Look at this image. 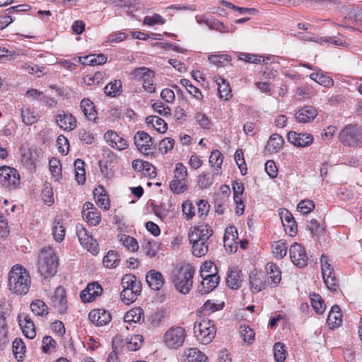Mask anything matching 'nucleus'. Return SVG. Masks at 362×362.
Listing matches in <instances>:
<instances>
[{
	"instance_id": "nucleus-1",
	"label": "nucleus",
	"mask_w": 362,
	"mask_h": 362,
	"mask_svg": "<svg viewBox=\"0 0 362 362\" xmlns=\"http://www.w3.org/2000/svg\"><path fill=\"white\" fill-rule=\"evenodd\" d=\"M31 279L27 269L20 265H14L8 274V286L11 291L18 295L26 294L30 289Z\"/></svg>"
},
{
	"instance_id": "nucleus-2",
	"label": "nucleus",
	"mask_w": 362,
	"mask_h": 362,
	"mask_svg": "<svg viewBox=\"0 0 362 362\" xmlns=\"http://www.w3.org/2000/svg\"><path fill=\"white\" fill-rule=\"evenodd\" d=\"M195 269L190 264L175 268L171 273V281L176 291L187 294L193 286V276Z\"/></svg>"
},
{
	"instance_id": "nucleus-3",
	"label": "nucleus",
	"mask_w": 362,
	"mask_h": 362,
	"mask_svg": "<svg viewBox=\"0 0 362 362\" xmlns=\"http://www.w3.org/2000/svg\"><path fill=\"white\" fill-rule=\"evenodd\" d=\"M58 259L52 247L43 248L37 260L38 272L45 279L53 276L57 271Z\"/></svg>"
},
{
	"instance_id": "nucleus-4",
	"label": "nucleus",
	"mask_w": 362,
	"mask_h": 362,
	"mask_svg": "<svg viewBox=\"0 0 362 362\" xmlns=\"http://www.w3.org/2000/svg\"><path fill=\"white\" fill-rule=\"evenodd\" d=\"M339 141L346 146L362 147V127L358 124H349L338 134Z\"/></svg>"
},
{
	"instance_id": "nucleus-5",
	"label": "nucleus",
	"mask_w": 362,
	"mask_h": 362,
	"mask_svg": "<svg viewBox=\"0 0 362 362\" xmlns=\"http://www.w3.org/2000/svg\"><path fill=\"white\" fill-rule=\"evenodd\" d=\"M194 334L197 339L203 344H208L214 339L216 329L213 322L203 319L194 325Z\"/></svg>"
},
{
	"instance_id": "nucleus-6",
	"label": "nucleus",
	"mask_w": 362,
	"mask_h": 362,
	"mask_svg": "<svg viewBox=\"0 0 362 362\" xmlns=\"http://www.w3.org/2000/svg\"><path fill=\"white\" fill-rule=\"evenodd\" d=\"M186 337L187 333L184 327L173 326L165 332L163 341L167 348L177 350L183 346Z\"/></svg>"
},
{
	"instance_id": "nucleus-7",
	"label": "nucleus",
	"mask_w": 362,
	"mask_h": 362,
	"mask_svg": "<svg viewBox=\"0 0 362 362\" xmlns=\"http://www.w3.org/2000/svg\"><path fill=\"white\" fill-rule=\"evenodd\" d=\"M21 162L28 170L35 169V161L42 154V150L36 146L30 147L27 144H23L20 149Z\"/></svg>"
},
{
	"instance_id": "nucleus-8",
	"label": "nucleus",
	"mask_w": 362,
	"mask_h": 362,
	"mask_svg": "<svg viewBox=\"0 0 362 362\" xmlns=\"http://www.w3.org/2000/svg\"><path fill=\"white\" fill-rule=\"evenodd\" d=\"M20 183L18 171L9 166L0 167V184L8 189H16Z\"/></svg>"
},
{
	"instance_id": "nucleus-9",
	"label": "nucleus",
	"mask_w": 362,
	"mask_h": 362,
	"mask_svg": "<svg viewBox=\"0 0 362 362\" xmlns=\"http://www.w3.org/2000/svg\"><path fill=\"white\" fill-rule=\"evenodd\" d=\"M267 279L268 276L262 272H257L256 271L252 272L249 276L251 291L253 293H256L265 289L270 284V281Z\"/></svg>"
},
{
	"instance_id": "nucleus-10",
	"label": "nucleus",
	"mask_w": 362,
	"mask_h": 362,
	"mask_svg": "<svg viewBox=\"0 0 362 362\" xmlns=\"http://www.w3.org/2000/svg\"><path fill=\"white\" fill-rule=\"evenodd\" d=\"M290 257L292 262L300 268L305 267L308 262V256L303 247L297 243L291 245Z\"/></svg>"
},
{
	"instance_id": "nucleus-11",
	"label": "nucleus",
	"mask_w": 362,
	"mask_h": 362,
	"mask_svg": "<svg viewBox=\"0 0 362 362\" xmlns=\"http://www.w3.org/2000/svg\"><path fill=\"white\" fill-rule=\"evenodd\" d=\"M134 144L141 153L146 156L153 153L151 148L152 138L148 134L139 131L134 135Z\"/></svg>"
},
{
	"instance_id": "nucleus-12",
	"label": "nucleus",
	"mask_w": 362,
	"mask_h": 362,
	"mask_svg": "<svg viewBox=\"0 0 362 362\" xmlns=\"http://www.w3.org/2000/svg\"><path fill=\"white\" fill-rule=\"evenodd\" d=\"M52 305L59 313H65L67 310V300L65 289L62 286H58L51 298Z\"/></svg>"
},
{
	"instance_id": "nucleus-13",
	"label": "nucleus",
	"mask_w": 362,
	"mask_h": 362,
	"mask_svg": "<svg viewBox=\"0 0 362 362\" xmlns=\"http://www.w3.org/2000/svg\"><path fill=\"white\" fill-rule=\"evenodd\" d=\"M18 321L23 334L28 339H33L36 336L35 324L31 317L25 313L18 315Z\"/></svg>"
},
{
	"instance_id": "nucleus-14",
	"label": "nucleus",
	"mask_w": 362,
	"mask_h": 362,
	"mask_svg": "<svg viewBox=\"0 0 362 362\" xmlns=\"http://www.w3.org/2000/svg\"><path fill=\"white\" fill-rule=\"evenodd\" d=\"M213 235V230L208 225H200L191 228L188 238L189 241H207Z\"/></svg>"
},
{
	"instance_id": "nucleus-15",
	"label": "nucleus",
	"mask_w": 362,
	"mask_h": 362,
	"mask_svg": "<svg viewBox=\"0 0 362 362\" xmlns=\"http://www.w3.org/2000/svg\"><path fill=\"white\" fill-rule=\"evenodd\" d=\"M56 121L58 126L65 131H72L77 126L76 118L69 112H60L56 116Z\"/></svg>"
},
{
	"instance_id": "nucleus-16",
	"label": "nucleus",
	"mask_w": 362,
	"mask_h": 362,
	"mask_svg": "<svg viewBox=\"0 0 362 362\" xmlns=\"http://www.w3.org/2000/svg\"><path fill=\"white\" fill-rule=\"evenodd\" d=\"M104 139L112 148L118 151L126 149L128 146L127 141L121 137L116 132L109 130L104 134Z\"/></svg>"
},
{
	"instance_id": "nucleus-17",
	"label": "nucleus",
	"mask_w": 362,
	"mask_h": 362,
	"mask_svg": "<svg viewBox=\"0 0 362 362\" xmlns=\"http://www.w3.org/2000/svg\"><path fill=\"white\" fill-rule=\"evenodd\" d=\"M287 137L289 142L298 147H305L310 145L313 141V136L307 133L289 132Z\"/></svg>"
},
{
	"instance_id": "nucleus-18",
	"label": "nucleus",
	"mask_w": 362,
	"mask_h": 362,
	"mask_svg": "<svg viewBox=\"0 0 362 362\" xmlns=\"http://www.w3.org/2000/svg\"><path fill=\"white\" fill-rule=\"evenodd\" d=\"M88 318L95 325L104 326L110 322L111 315L105 310L95 309L90 312Z\"/></svg>"
},
{
	"instance_id": "nucleus-19",
	"label": "nucleus",
	"mask_w": 362,
	"mask_h": 362,
	"mask_svg": "<svg viewBox=\"0 0 362 362\" xmlns=\"http://www.w3.org/2000/svg\"><path fill=\"white\" fill-rule=\"evenodd\" d=\"M279 216L285 232L288 233L290 236L295 235L297 232V224L292 214L285 209L279 214Z\"/></svg>"
},
{
	"instance_id": "nucleus-20",
	"label": "nucleus",
	"mask_w": 362,
	"mask_h": 362,
	"mask_svg": "<svg viewBox=\"0 0 362 362\" xmlns=\"http://www.w3.org/2000/svg\"><path fill=\"white\" fill-rule=\"evenodd\" d=\"M103 293L102 286L97 282L88 284L85 290L81 294V298L83 302H91L96 297L100 296Z\"/></svg>"
},
{
	"instance_id": "nucleus-21",
	"label": "nucleus",
	"mask_w": 362,
	"mask_h": 362,
	"mask_svg": "<svg viewBox=\"0 0 362 362\" xmlns=\"http://www.w3.org/2000/svg\"><path fill=\"white\" fill-rule=\"evenodd\" d=\"M243 276L241 270L237 267H232L229 269L226 277L227 286L233 290L238 289L242 284Z\"/></svg>"
},
{
	"instance_id": "nucleus-22",
	"label": "nucleus",
	"mask_w": 362,
	"mask_h": 362,
	"mask_svg": "<svg viewBox=\"0 0 362 362\" xmlns=\"http://www.w3.org/2000/svg\"><path fill=\"white\" fill-rule=\"evenodd\" d=\"M146 280L149 287L154 291L160 290L165 283L162 274L156 270H150L146 275Z\"/></svg>"
},
{
	"instance_id": "nucleus-23",
	"label": "nucleus",
	"mask_w": 362,
	"mask_h": 362,
	"mask_svg": "<svg viewBox=\"0 0 362 362\" xmlns=\"http://www.w3.org/2000/svg\"><path fill=\"white\" fill-rule=\"evenodd\" d=\"M317 115V111L313 106H305L296 113V119L298 122L307 123L313 121Z\"/></svg>"
},
{
	"instance_id": "nucleus-24",
	"label": "nucleus",
	"mask_w": 362,
	"mask_h": 362,
	"mask_svg": "<svg viewBox=\"0 0 362 362\" xmlns=\"http://www.w3.org/2000/svg\"><path fill=\"white\" fill-rule=\"evenodd\" d=\"M219 281L220 278L216 273H214V275H210V277L202 281L197 288V292L201 295L211 292L218 286Z\"/></svg>"
},
{
	"instance_id": "nucleus-25",
	"label": "nucleus",
	"mask_w": 362,
	"mask_h": 362,
	"mask_svg": "<svg viewBox=\"0 0 362 362\" xmlns=\"http://www.w3.org/2000/svg\"><path fill=\"white\" fill-rule=\"evenodd\" d=\"M183 357V362H208L207 356L197 348L186 349Z\"/></svg>"
},
{
	"instance_id": "nucleus-26",
	"label": "nucleus",
	"mask_w": 362,
	"mask_h": 362,
	"mask_svg": "<svg viewBox=\"0 0 362 362\" xmlns=\"http://www.w3.org/2000/svg\"><path fill=\"white\" fill-rule=\"evenodd\" d=\"M93 195L95 202L100 208H103L106 211L109 209L110 201L107 192L103 186L99 185L96 187L93 191Z\"/></svg>"
},
{
	"instance_id": "nucleus-27",
	"label": "nucleus",
	"mask_w": 362,
	"mask_h": 362,
	"mask_svg": "<svg viewBox=\"0 0 362 362\" xmlns=\"http://www.w3.org/2000/svg\"><path fill=\"white\" fill-rule=\"evenodd\" d=\"M80 107L85 117L90 121L95 122L97 119V112L94 103L88 98H84L81 101Z\"/></svg>"
},
{
	"instance_id": "nucleus-28",
	"label": "nucleus",
	"mask_w": 362,
	"mask_h": 362,
	"mask_svg": "<svg viewBox=\"0 0 362 362\" xmlns=\"http://www.w3.org/2000/svg\"><path fill=\"white\" fill-rule=\"evenodd\" d=\"M266 269L267 271V279L271 280L269 285L272 284L274 286H276L281 280V272L279 267L273 262H268L266 265Z\"/></svg>"
},
{
	"instance_id": "nucleus-29",
	"label": "nucleus",
	"mask_w": 362,
	"mask_h": 362,
	"mask_svg": "<svg viewBox=\"0 0 362 362\" xmlns=\"http://www.w3.org/2000/svg\"><path fill=\"white\" fill-rule=\"evenodd\" d=\"M122 287H126L136 292H141V283L137 280L136 276L132 274H127L122 276L121 280Z\"/></svg>"
},
{
	"instance_id": "nucleus-30",
	"label": "nucleus",
	"mask_w": 362,
	"mask_h": 362,
	"mask_svg": "<svg viewBox=\"0 0 362 362\" xmlns=\"http://www.w3.org/2000/svg\"><path fill=\"white\" fill-rule=\"evenodd\" d=\"M310 78L318 84L327 88L332 87L334 85L332 78L325 74L321 69H317V71L312 73L310 75Z\"/></svg>"
},
{
	"instance_id": "nucleus-31",
	"label": "nucleus",
	"mask_w": 362,
	"mask_h": 362,
	"mask_svg": "<svg viewBox=\"0 0 362 362\" xmlns=\"http://www.w3.org/2000/svg\"><path fill=\"white\" fill-rule=\"evenodd\" d=\"M124 322L129 324L140 322L141 320H144L143 309L140 307L131 309L124 315Z\"/></svg>"
},
{
	"instance_id": "nucleus-32",
	"label": "nucleus",
	"mask_w": 362,
	"mask_h": 362,
	"mask_svg": "<svg viewBox=\"0 0 362 362\" xmlns=\"http://www.w3.org/2000/svg\"><path fill=\"white\" fill-rule=\"evenodd\" d=\"M284 139L278 134H273L269 139L266 149L272 153H276L283 146Z\"/></svg>"
},
{
	"instance_id": "nucleus-33",
	"label": "nucleus",
	"mask_w": 362,
	"mask_h": 362,
	"mask_svg": "<svg viewBox=\"0 0 362 362\" xmlns=\"http://www.w3.org/2000/svg\"><path fill=\"white\" fill-rule=\"evenodd\" d=\"M233 227L230 228V233L227 229L223 237V245L227 251L230 252H235L238 249L237 243L234 241Z\"/></svg>"
},
{
	"instance_id": "nucleus-34",
	"label": "nucleus",
	"mask_w": 362,
	"mask_h": 362,
	"mask_svg": "<svg viewBox=\"0 0 362 362\" xmlns=\"http://www.w3.org/2000/svg\"><path fill=\"white\" fill-rule=\"evenodd\" d=\"M146 122L148 124H151L160 133H164L167 130L166 122L158 116H148L146 117Z\"/></svg>"
},
{
	"instance_id": "nucleus-35",
	"label": "nucleus",
	"mask_w": 362,
	"mask_h": 362,
	"mask_svg": "<svg viewBox=\"0 0 362 362\" xmlns=\"http://www.w3.org/2000/svg\"><path fill=\"white\" fill-rule=\"evenodd\" d=\"M216 83L218 84L219 97L221 98H224L225 100H228L231 96L228 82H227L223 78L218 77L216 80Z\"/></svg>"
},
{
	"instance_id": "nucleus-36",
	"label": "nucleus",
	"mask_w": 362,
	"mask_h": 362,
	"mask_svg": "<svg viewBox=\"0 0 362 362\" xmlns=\"http://www.w3.org/2000/svg\"><path fill=\"white\" fill-rule=\"evenodd\" d=\"M192 244V254L196 257L204 256L208 250L209 245L207 241H189Z\"/></svg>"
},
{
	"instance_id": "nucleus-37",
	"label": "nucleus",
	"mask_w": 362,
	"mask_h": 362,
	"mask_svg": "<svg viewBox=\"0 0 362 362\" xmlns=\"http://www.w3.org/2000/svg\"><path fill=\"white\" fill-rule=\"evenodd\" d=\"M105 93L111 97L119 95L122 93V82L120 80H115L105 86Z\"/></svg>"
},
{
	"instance_id": "nucleus-38",
	"label": "nucleus",
	"mask_w": 362,
	"mask_h": 362,
	"mask_svg": "<svg viewBox=\"0 0 362 362\" xmlns=\"http://www.w3.org/2000/svg\"><path fill=\"white\" fill-rule=\"evenodd\" d=\"M120 261L118 253L115 250H110L103 258L104 265L110 269L115 268Z\"/></svg>"
},
{
	"instance_id": "nucleus-39",
	"label": "nucleus",
	"mask_w": 362,
	"mask_h": 362,
	"mask_svg": "<svg viewBox=\"0 0 362 362\" xmlns=\"http://www.w3.org/2000/svg\"><path fill=\"white\" fill-rule=\"evenodd\" d=\"M342 315L338 305H333L329 313L327 322L334 326H338L341 322Z\"/></svg>"
},
{
	"instance_id": "nucleus-40",
	"label": "nucleus",
	"mask_w": 362,
	"mask_h": 362,
	"mask_svg": "<svg viewBox=\"0 0 362 362\" xmlns=\"http://www.w3.org/2000/svg\"><path fill=\"white\" fill-rule=\"evenodd\" d=\"M132 167L136 170L146 171L150 175H153V176H156V175L155 167L147 161L134 160L132 163Z\"/></svg>"
},
{
	"instance_id": "nucleus-41",
	"label": "nucleus",
	"mask_w": 362,
	"mask_h": 362,
	"mask_svg": "<svg viewBox=\"0 0 362 362\" xmlns=\"http://www.w3.org/2000/svg\"><path fill=\"white\" fill-rule=\"evenodd\" d=\"M30 309L35 315L43 316L48 314L47 305L40 299L35 300L31 303Z\"/></svg>"
},
{
	"instance_id": "nucleus-42",
	"label": "nucleus",
	"mask_w": 362,
	"mask_h": 362,
	"mask_svg": "<svg viewBox=\"0 0 362 362\" xmlns=\"http://www.w3.org/2000/svg\"><path fill=\"white\" fill-rule=\"evenodd\" d=\"M272 248L274 257L278 259H282L287 253L286 243L281 240L274 242Z\"/></svg>"
},
{
	"instance_id": "nucleus-43",
	"label": "nucleus",
	"mask_w": 362,
	"mask_h": 362,
	"mask_svg": "<svg viewBox=\"0 0 362 362\" xmlns=\"http://www.w3.org/2000/svg\"><path fill=\"white\" fill-rule=\"evenodd\" d=\"M52 235L54 240L61 242L64 240L65 235V229L59 220L55 218L53 221Z\"/></svg>"
},
{
	"instance_id": "nucleus-44",
	"label": "nucleus",
	"mask_w": 362,
	"mask_h": 362,
	"mask_svg": "<svg viewBox=\"0 0 362 362\" xmlns=\"http://www.w3.org/2000/svg\"><path fill=\"white\" fill-rule=\"evenodd\" d=\"M123 289L120 293L121 299L127 305L132 303L136 300L137 296L140 295L141 292H136L126 287H122Z\"/></svg>"
},
{
	"instance_id": "nucleus-45",
	"label": "nucleus",
	"mask_w": 362,
	"mask_h": 362,
	"mask_svg": "<svg viewBox=\"0 0 362 362\" xmlns=\"http://www.w3.org/2000/svg\"><path fill=\"white\" fill-rule=\"evenodd\" d=\"M310 300L313 309L317 314H322L325 310V305L322 297L317 293H313L310 295Z\"/></svg>"
},
{
	"instance_id": "nucleus-46",
	"label": "nucleus",
	"mask_w": 362,
	"mask_h": 362,
	"mask_svg": "<svg viewBox=\"0 0 362 362\" xmlns=\"http://www.w3.org/2000/svg\"><path fill=\"white\" fill-rule=\"evenodd\" d=\"M83 217L89 225L94 226H98L101 221L100 214L97 209L83 212Z\"/></svg>"
},
{
	"instance_id": "nucleus-47",
	"label": "nucleus",
	"mask_w": 362,
	"mask_h": 362,
	"mask_svg": "<svg viewBox=\"0 0 362 362\" xmlns=\"http://www.w3.org/2000/svg\"><path fill=\"white\" fill-rule=\"evenodd\" d=\"M119 240L130 251L134 252L139 248L138 243L136 239L129 235L122 234L119 236Z\"/></svg>"
},
{
	"instance_id": "nucleus-48",
	"label": "nucleus",
	"mask_w": 362,
	"mask_h": 362,
	"mask_svg": "<svg viewBox=\"0 0 362 362\" xmlns=\"http://www.w3.org/2000/svg\"><path fill=\"white\" fill-rule=\"evenodd\" d=\"M180 83L186 88L188 93L197 100L202 99V94L199 88L194 86L189 80L183 78L180 80Z\"/></svg>"
},
{
	"instance_id": "nucleus-49",
	"label": "nucleus",
	"mask_w": 362,
	"mask_h": 362,
	"mask_svg": "<svg viewBox=\"0 0 362 362\" xmlns=\"http://www.w3.org/2000/svg\"><path fill=\"white\" fill-rule=\"evenodd\" d=\"M239 59L241 60H243L245 62H247L255 63V64H258V63H260L261 62H262L265 63L266 64H267V61H268L269 59L268 57L265 58L260 55L252 54H249V53H240V56H239Z\"/></svg>"
},
{
	"instance_id": "nucleus-50",
	"label": "nucleus",
	"mask_w": 362,
	"mask_h": 362,
	"mask_svg": "<svg viewBox=\"0 0 362 362\" xmlns=\"http://www.w3.org/2000/svg\"><path fill=\"white\" fill-rule=\"evenodd\" d=\"M274 359L277 362H284L286 359V351L283 343L276 342L274 346Z\"/></svg>"
},
{
	"instance_id": "nucleus-51",
	"label": "nucleus",
	"mask_w": 362,
	"mask_h": 362,
	"mask_svg": "<svg viewBox=\"0 0 362 362\" xmlns=\"http://www.w3.org/2000/svg\"><path fill=\"white\" fill-rule=\"evenodd\" d=\"M21 116L23 122L26 125H31L37 120V115L35 113V112L32 111L28 108L22 110Z\"/></svg>"
},
{
	"instance_id": "nucleus-52",
	"label": "nucleus",
	"mask_w": 362,
	"mask_h": 362,
	"mask_svg": "<svg viewBox=\"0 0 362 362\" xmlns=\"http://www.w3.org/2000/svg\"><path fill=\"white\" fill-rule=\"evenodd\" d=\"M170 189L174 193L178 194L184 192L187 189V185L185 180L174 178V180L170 182Z\"/></svg>"
},
{
	"instance_id": "nucleus-53",
	"label": "nucleus",
	"mask_w": 362,
	"mask_h": 362,
	"mask_svg": "<svg viewBox=\"0 0 362 362\" xmlns=\"http://www.w3.org/2000/svg\"><path fill=\"white\" fill-rule=\"evenodd\" d=\"M88 62L86 64L90 66H96L103 64L107 62V57L104 54H91L86 57V59H88ZM86 64V62H83Z\"/></svg>"
},
{
	"instance_id": "nucleus-54",
	"label": "nucleus",
	"mask_w": 362,
	"mask_h": 362,
	"mask_svg": "<svg viewBox=\"0 0 362 362\" xmlns=\"http://www.w3.org/2000/svg\"><path fill=\"white\" fill-rule=\"evenodd\" d=\"M223 160L222 153L218 150H214L209 157V163L213 167L221 168Z\"/></svg>"
},
{
	"instance_id": "nucleus-55",
	"label": "nucleus",
	"mask_w": 362,
	"mask_h": 362,
	"mask_svg": "<svg viewBox=\"0 0 362 362\" xmlns=\"http://www.w3.org/2000/svg\"><path fill=\"white\" fill-rule=\"evenodd\" d=\"M208 59L216 66H224L230 61V57L227 54H211Z\"/></svg>"
},
{
	"instance_id": "nucleus-56",
	"label": "nucleus",
	"mask_w": 362,
	"mask_h": 362,
	"mask_svg": "<svg viewBox=\"0 0 362 362\" xmlns=\"http://www.w3.org/2000/svg\"><path fill=\"white\" fill-rule=\"evenodd\" d=\"M25 351V346L24 342L21 338H16L13 341V352L16 358H18V354H20L19 358H23V354Z\"/></svg>"
},
{
	"instance_id": "nucleus-57",
	"label": "nucleus",
	"mask_w": 362,
	"mask_h": 362,
	"mask_svg": "<svg viewBox=\"0 0 362 362\" xmlns=\"http://www.w3.org/2000/svg\"><path fill=\"white\" fill-rule=\"evenodd\" d=\"M223 303L216 304L208 300L202 307V312L204 315H209L215 311L223 309Z\"/></svg>"
},
{
	"instance_id": "nucleus-58",
	"label": "nucleus",
	"mask_w": 362,
	"mask_h": 362,
	"mask_svg": "<svg viewBox=\"0 0 362 362\" xmlns=\"http://www.w3.org/2000/svg\"><path fill=\"white\" fill-rule=\"evenodd\" d=\"M314 208V202L308 199L300 201L297 206L298 210L304 215L309 214Z\"/></svg>"
},
{
	"instance_id": "nucleus-59",
	"label": "nucleus",
	"mask_w": 362,
	"mask_h": 362,
	"mask_svg": "<svg viewBox=\"0 0 362 362\" xmlns=\"http://www.w3.org/2000/svg\"><path fill=\"white\" fill-rule=\"evenodd\" d=\"M144 338L141 335H134L129 339L127 344V349L130 351H136L140 349L143 343Z\"/></svg>"
},
{
	"instance_id": "nucleus-60",
	"label": "nucleus",
	"mask_w": 362,
	"mask_h": 362,
	"mask_svg": "<svg viewBox=\"0 0 362 362\" xmlns=\"http://www.w3.org/2000/svg\"><path fill=\"white\" fill-rule=\"evenodd\" d=\"M83 247L93 254H97L99 251L98 244L91 234L89 235L88 239L83 244Z\"/></svg>"
},
{
	"instance_id": "nucleus-61",
	"label": "nucleus",
	"mask_w": 362,
	"mask_h": 362,
	"mask_svg": "<svg viewBox=\"0 0 362 362\" xmlns=\"http://www.w3.org/2000/svg\"><path fill=\"white\" fill-rule=\"evenodd\" d=\"M175 144L174 139L171 138H165L162 139L159 143V151L162 153H167L168 151H171Z\"/></svg>"
},
{
	"instance_id": "nucleus-62",
	"label": "nucleus",
	"mask_w": 362,
	"mask_h": 362,
	"mask_svg": "<svg viewBox=\"0 0 362 362\" xmlns=\"http://www.w3.org/2000/svg\"><path fill=\"white\" fill-rule=\"evenodd\" d=\"M152 107L156 112L162 116L170 115V109L168 106H165L160 100L154 102L152 105Z\"/></svg>"
},
{
	"instance_id": "nucleus-63",
	"label": "nucleus",
	"mask_w": 362,
	"mask_h": 362,
	"mask_svg": "<svg viewBox=\"0 0 362 362\" xmlns=\"http://www.w3.org/2000/svg\"><path fill=\"white\" fill-rule=\"evenodd\" d=\"M240 334L245 342L251 344L255 338V332L247 326L240 327Z\"/></svg>"
},
{
	"instance_id": "nucleus-64",
	"label": "nucleus",
	"mask_w": 362,
	"mask_h": 362,
	"mask_svg": "<svg viewBox=\"0 0 362 362\" xmlns=\"http://www.w3.org/2000/svg\"><path fill=\"white\" fill-rule=\"evenodd\" d=\"M321 269L322 276L329 275L334 272V269L329 263L328 257L322 255L320 259Z\"/></svg>"
}]
</instances>
